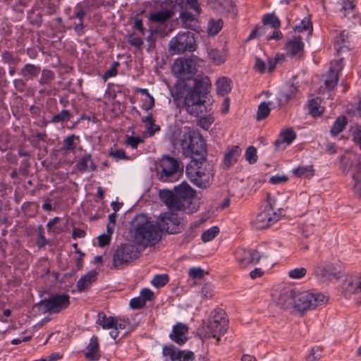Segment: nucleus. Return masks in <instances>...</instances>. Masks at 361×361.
Wrapping results in <instances>:
<instances>
[{
  "instance_id": "nucleus-1",
  "label": "nucleus",
  "mask_w": 361,
  "mask_h": 361,
  "mask_svg": "<svg viewBox=\"0 0 361 361\" xmlns=\"http://www.w3.org/2000/svg\"><path fill=\"white\" fill-rule=\"evenodd\" d=\"M184 81L174 86L172 96L175 101L183 99L185 111L190 115L197 117L206 108V99L212 88L211 81L207 76L198 75L194 78L192 87Z\"/></svg>"
},
{
  "instance_id": "nucleus-2",
  "label": "nucleus",
  "mask_w": 361,
  "mask_h": 361,
  "mask_svg": "<svg viewBox=\"0 0 361 361\" xmlns=\"http://www.w3.org/2000/svg\"><path fill=\"white\" fill-rule=\"evenodd\" d=\"M130 231L135 241L144 247L155 245L160 240L162 233L159 225L149 221L143 214L133 218Z\"/></svg>"
},
{
  "instance_id": "nucleus-3",
  "label": "nucleus",
  "mask_w": 361,
  "mask_h": 361,
  "mask_svg": "<svg viewBox=\"0 0 361 361\" xmlns=\"http://www.w3.org/2000/svg\"><path fill=\"white\" fill-rule=\"evenodd\" d=\"M195 195V190L186 182L174 187L173 190L163 189L159 192L160 200L172 212L185 211Z\"/></svg>"
},
{
  "instance_id": "nucleus-4",
  "label": "nucleus",
  "mask_w": 361,
  "mask_h": 361,
  "mask_svg": "<svg viewBox=\"0 0 361 361\" xmlns=\"http://www.w3.org/2000/svg\"><path fill=\"white\" fill-rule=\"evenodd\" d=\"M182 154L191 160L207 161V149L205 140L197 130H189L185 133L180 140Z\"/></svg>"
},
{
  "instance_id": "nucleus-5",
  "label": "nucleus",
  "mask_w": 361,
  "mask_h": 361,
  "mask_svg": "<svg viewBox=\"0 0 361 361\" xmlns=\"http://www.w3.org/2000/svg\"><path fill=\"white\" fill-rule=\"evenodd\" d=\"M340 169L344 174H348L354 169L353 179L354 180L353 190L355 193L361 195V155L350 152L343 155L340 159Z\"/></svg>"
},
{
  "instance_id": "nucleus-6",
  "label": "nucleus",
  "mask_w": 361,
  "mask_h": 361,
  "mask_svg": "<svg viewBox=\"0 0 361 361\" xmlns=\"http://www.w3.org/2000/svg\"><path fill=\"white\" fill-rule=\"evenodd\" d=\"M294 308L304 314L315 309L318 305L327 302V298L322 293H312L297 289Z\"/></svg>"
},
{
  "instance_id": "nucleus-7",
  "label": "nucleus",
  "mask_w": 361,
  "mask_h": 361,
  "mask_svg": "<svg viewBox=\"0 0 361 361\" xmlns=\"http://www.w3.org/2000/svg\"><path fill=\"white\" fill-rule=\"evenodd\" d=\"M183 172L180 168V162L176 158L164 155L157 168L159 180L161 182H173L177 180L179 173Z\"/></svg>"
},
{
  "instance_id": "nucleus-8",
  "label": "nucleus",
  "mask_w": 361,
  "mask_h": 361,
  "mask_svg": "<svg viewBox=\"0 0 361 361\" xmlns=\"http://www.w3.org/2000/svg\"><path fill=\"white\" fill-rule=\"evenodd\" d=\"M169 48L170 51L176 54L194 51L197 48L195 34L190 31L179 32L171 39Z\"/></svg>"
},
{
  "instance_id": "nucleus-9",
  "label": "nucleus",
  "mask_w": 361,
  "mask_h": 361,
  "mask_svg": "<svg viewBox=\"0 0 361 361\" xmlns=\"http://www.w3.org/2000/svg\"><path fill=\"white\" fill-rule=\"evenodd\" d=\"M207 161L194 159L186 166L185 173L190 180L200 188H206L209 185V173L202 167Z\"/></svg>"
},
{
  "instance_id": "nucleus-10",
  "label": "nucleus",
  "mask_w": 361,
  "mask_h": 361,
  "mask_svg": "<svg viewBox=\"0 0 361 361\" xmlns=\"http://www.w3.org/2000/svg\"><path fill=\"white\" fill-rule=\"evenodd\" d=\"M137 247L131 243L122 244L114 251L113 255V267L116 269L124 268L130 261L140 256Z\"/></svg>"
},
{
  "instance_id": "nucleus-11",
  "label": "nucleus",
  "mask_w": 361,
  "mask_h": 361,
  "mask_svg": "<svg viewBox=\"0 0 361 361\" xmlns=\"http://www.w3.org/2000/svg\"><path fill=\"white\" fill-rule=\"evenodd\" d=\"M267 199L268 205L251 222L252 228L255 230L266 229L279 219V216L274 212L275 200L271 198L269 193H267Z\"/></svg>"
},
{
  "instance_id": "nucleus-12",
  "label": "nucleus",
  "mask_w": 361,
  "mask_h": 361,
  "mask_svg": "<svg viewBox=\"0 0 361 361\" xmlns=\"http://www.w3.org/2000/svg\"><path fill=\"white\" fill-rule=\"evenodd\" d=\"M70 296L66 293L51 294L48 298L42 300L36 304L41 307L43 313H59L70 305Z\"/></svg>"
},
{
  "instance_id": "nucleus-13",
  "label": "nucleus",
  "mask_w": 361,
  "mask_h": 361,
  "mask_svg": "<svg viewBox=\"0 0 361 361\" xmlns=\"http://www.w3.org/2000/svg\"><path fill=\"white\" fill-rule=\"evenodd\" d=\"M226 312L222 309H215L211 313L212 319L208 322L207 326L208 333L213 338L216 339L218 344L221 340V335H224L228 329V321L225 318Z\"/></svg>"
},
{
  "instance_id": "nucleus-14",
  "label": "nucleus",
  "mask_w": 361,
  "mask_h": 361,
  "mask_svg": "<svg viewBox=\"0 0 361 361\" xmlns=\"http://www.w3.org/2000/svg\"><path fill=\"white\" fill-rule=\"evenodd\" d=\"M173 75L181 80H189L196 74L197 62L190 58H178L172 65Z\"/></svg>"
},
{
  "instance_id": "nucleus-15",
  "label": "nucleus",
  "mask_w": 361,
  "mask_h": 361,
  "mask_svg": "<svg viewBox=\"0 0 361 361\" xmlns=\"http://www.w3.org/2000/svg\"><path fill=\"white\" fill-rule=\"evenodd\" d=\"M313 274L315 278L322 281H331L332 279H338L341 277L335 265L326 261L317 262L313 268Z\"/></svg>"
},
{
  "instance_id": "nucleus-16",
  "label": "nucleus",
  "mask_w": 361,
  "mask_h": 361,
  "mask_svg": "<svg viewBox=\"0 0 361 361\" xmlns=\"http://www.w3.org/2000/svg\"><path fill=\"white\" fill-rule=\"evenodd\" d=\"M268 257V255L260 254L255 249L238 248L235 252V258L241 267H247L249 265H255L262 258Z\"/></svg>"
},
{
  "instance_id": "nucleus-17",
  "label": "nucleus",
  "mask_w": 361,
  "mask_h": 361,
  "mask_svg": "<svg viewBox=\"0 0 361 361\" xmlns=\"http://www.w3.org/2000/svg\"><path fill=\"white\" fill-rule=\"evenodd\" d=\"M297 288L286 287L281 290L276 305L283 309L294 308Z\"/></svg>"
},
{
  "instance_id": "nucleus-18",
  "label": "nucleus",
  "mask_w": 361,
  "mask_h": 361,
  "mask_svg": "<svg viewBox=\"0 0 361 361\" xmlns=\"http://www.w3.org/2000/svg\"><path fill=\"white\" fill-rule=\"evenodd\" d=\"M163 227L166 232L171 234L180 233L183 228L180 226V220L177 214L173 212L165 213L161 219Z\"/></svg>"
},
{
  "instance_id": "nucleus-19",
  "label": "nucleus",
  "mask_w": 361,
  "mask_h": 361,
  "mask_svg": "<svg viewBox=\"0 0 361 361\" xmlns=\"http://www.w3.org/2000/svg\"><path fill=\"white\" fill-rule=\"evenodd\" d=\"M174 15V12L171 9L162 10L157 12H151L149 15V20L152 23H158L159 25L156 27H159L160 29L166 28L168 29L166 25H164L170 18L173 17Z\"/></svg>"
},
{
  "instance_id": "nucleus-20",
  "label": "nucleus",
  "mask_w": 361,
  "mask_h": 361,
  "mask_svg": "<svg viewBox=\"0 0 361 361\" xmlns=\"http://www.w3.org/2000/svg\"><path fill=\"white\" fill-rule=\"evenodd\" d=\"M304 46L302 38L300 36L294 37L293 39L286 44L287 54L291 57L300 56L304 52Z\"/></svg>"
},
{
  "instance_id": "nucleus-21",
  "label": "nucleus",
  "mask_w": 361,
  "mask_h": 361,
  "mask_svg": "<svg viewBox=\"0 0 361 361\" xmlns=\"http://www.w3.org/2000/svg\"><path fill=\"white\" fill-rule=\"evenodd\" d=\"M85 357L90 361H97L101 355L99 354V338L96 336H92L90 343L87 346V352L85 353Z\"/></svg>"
},
{
  "instance_id": "nucleus-22",
  "label": "nucleus",
  "mask_w": 361,
  "mask_h": 361,
  "mask_svg": "<svg viewBox=\"0 0 361 361\" xmlns=\"http://www.w3.org/2000/svg\"><path fill=\"white\" fill-rule=\"evenodd\" d=\"M75 168L79 172L85 173L95 171L97 169V165L94 163L92 155L86 154L76 163Z\"/></svg>"
},
{
  "instance_id": "nucleus-23",
  "label": "nucleus",
  "mask_w": 361,
  "mask_h": 361,
  "mask_svg": "<svg viewBox=\"0 0 361 361\" xmlns=\"http://www.w3.org/2000/svg\"><path fill=\"white\" fill-rule=\"evenodd\" d=\"M188 329L185 324H178L173 327V331L170 334L169 338L178 345H183L187 341L185 334L187 333Z\"/></svg>"
},
{
  "instance_id": "nucleus-24",
  "label": "nucleus",
  "mask_w": 361,
  "mask_h": 361,
  "mask_svg": "<svg viewBox=\"0 0 361 361\" xmlns=\"http://www.w3.org/2000/svg\"><path fill=\"white\" fill-rule=\"evenodd\" d=\"M179 18L183 23V27L185 28L195 31H197L199 29L198 20L191 13L187 11H181Z\"/></svg>"
},
{
  "instance_id": "nucleus-25",
  "label": "nucleus",
  "mask_w": 361,
  "mask_h": 361,
  "mask_svg": "<svg viewBox=\"0 0 361 361\" xmlns=\"http://www.w3.org/2000/svg\"><path fill=\"white\" fill-rule=\"evenodd\" d=\"M40 71V66L32 63H26L20 69L19 74L22 75L25 80H33L39 75Z\"/></svg>"
},
{
  "instance_id": "nucleus-26",
  "label": "nucleus",
  "mask_w": 361,
  "mask_h": 361,
  "mask_svg": "<svg viewBox=\"0 0 361 361\" xmlns=\"http://www.w3.org/2000/svg\"><path fill=\"white\" fill-rule=\"evenodd\" d=\"M97 271H92L88 272L85 276H82L77 281V290L80 293L85 291L93 282H94L97 280Z\"/></svg>"
},
{
  "instance_id": "nucleus-27",
  "label": "nucleus",
  "mask_w": 361,
  "mask_h": 361,
  "mask_svg": "<svg viewBox=\"0 0 361 361\" xmlns=\"http://www.w3.org/2000/svg\"><path fill=\"white\" fill-rule=\"evenodd\" d=\"M241 154V149L238 145L229 146L224 155V164L229 168L237 162L238 158Z\"/></svg>"
},
{
  "instance_id": "nucleus-28",
  "label": "nucleus",
  "mask_w": 361,
  "mask_h": 361,
  "mask_svg": "<svg viewBox=\"0 0 361 361\" xmlns=\"http://www.w3.org/2000/svg\"><path fill=\"white\" fill-rule=\"evenodd\" d=\"M296 137V133L292 128H288L280 133V137L274 142L276 149H279L286 142L290 144Z\"/></svg>"
},
{
  "instance_id": "nucleus-29",
  "label": "nucleus",
  "mask_w": 361,
  "mask_h": 361,
  "mask_svg": "<svg viewBox=\"0 0 361 361\" xmlns=\"http://www.w3.org/2000/svg\"><path fill=\"white\" fill-rule=\"evenodd\" d=\"M334 48L338 53L349 50L348 35L345 31L341 32L334 38Z\"/></svg>"
},
{
  "instance_id": "nucleus-30",
  "label": "nucleus",
  "mask_w": 361,
  "mask_h": 361,
  "mask_svg": "<svg viewBox=\"0 0 361 361\" xmlns=\"http://www.w3.org/2000/svg\"><path fill=\"white\" fill-rule=\"evenodd\" d=\"M116 322V318L112 316L106 317L104 312H100L97 314V323L104 329H113L115 326Z\"/></svg>"
},
{
  "instance_id": "nucleus-31",
  "label": "nucleus",
  "mask_w": 361,
  "mask_h": 361,
  "mask_svg": "<svg viewBox=\"0 0 361 361\" xmlns=\"http://www.w3.org/2000/svg\"><path fill=\"white\" fill-rule=\"evenodd\" d=\"M232 81L226 77L219 78L216 81V92L219 95L225 96L231 91Z\"/></svg>"
},
{
  "instance_id": "nucleus-32",
  "label": "nucleus",
  "mask_w": 361,
  "mask_h": 361,
  "mask_svg": "<svg viewBox=\"0 0 361 361\" xmlns=\"http://www.w3.org/2000/svg\"><path fill=\"white\" fill-rule=\"evenodd\" d=\"M348 124V118L345 116L338 117L334 121L330 133L333 136H337L340 133L343 132Z\"/></svg>"
},
{
  "instance_id": "nucleus-33",
  "label": "nucleus",
  "mask_w": 361,
  "mask_h": 361,
  "mask_svg": "<svg viewBox=\"0 0 361 361\" xmlns=\"http://www.w3.org/2000/svg\"><path fill=\"white\" fill-rule=\"evenodd\" d=\"M73 115L69 110L62 109L60 112L51 116L49 122L54 124H63L72 118Z\"/></svg>"
},
{
  "instance_id": "nucleus-34",
  "label": "nucleus",
  "mask_w": 361,
  "mask_h": 361,
  "mask_svg": "<svg viewBox=\"0 0 361 361\" xmlns=\"http://www.w3.org/2000/svg\"><path fill=\"white\" fill-rule=\"evenodd\" d=\"M209 59L217 66L224 63L226 61L225 54L218 49H210L207 51Z\"/></svg>"
},
{
  "instance_id": "nucleus-35",
  "label": "nucleus",
  "mask_w": 361,
  "mask_h": 361,
  "mask_svg": "<svg viewBox=\"0 0 361 361\" xmlns=\"http://www.w3.org/2000/svg\"><path fill=\"white\" fill-rule=\"evenodd\" d=\"M171 32V29H166V27L164 29H160L159 27H155L154 30H150V35L147 37V41L148 42V48L147 51H150L155 47L156 45V39L153 37L154 34H161L163 35H168Z\"/></svg>"
},
{
  "instance_id": "nucleus-36",
  "label": "nucleus",
  "mask_w": 361,
  "mask_h": 361,
  "mask_svg": "<svg viewBox=\"0 0 361 361\" xmlns=\"http://www.w3.org/2000/svg\"><path fill=\"white\" fill-rule=\"evenodd\" d=\"M224 22L222 19L214 20L211 18L208 22L207 34L209 36H215L222 29Z\"/></svg>"
},
{
  "instance_id": "nucleus-37",
  "label": "nucleus",
  "mask_w": 361,
  "mask_h": 361,
  "mask_svg": "<svg viewBox=\"0 0 361 361\" xmlns=\"http://www.w3.org/2000/svg\"><path fill=\"white\" fill-rule=\"evenodd\" d=\"M293 174L299 178H310L314 176L312 166H300L293 169Z\"/></svg>"
},
{
  "instance_id": "nucleus-38",
  "label": "nucleus",
  "mask_w": 361,
  "mask_h": 361,
  "mask_svg": "<svg viewBox=\"0 0 361 361\" xmlns=\"http://www.w3.org/2000/svg\"><path fill=\"white\" fill-rule=\"evenodd\" d=\"M41 76L38 81L40 85H49L55 79L54 73L47 68L41 70Z\"/></svg>"
},
{
  "instance_id": "nucleus-39",
  "label": "nucleus",
  "mask_w": 361,
  "mask_h": 361,
  "mask_svg": "<svg viewBox=\"0 0 361 361\" xmlns=\"http://www.w3.org/2000/svg\"><path fill=\"white\" fill-rule=\"evenodd\" d=\"M80 138L78 135L74 134L70 135L64 138L63 141V150L66 152H73L76 148V144L75 140L79 141Z\"/></svg>"
},
{
  "instance_id": "nucleus-40",
  "label": "nucleus",
  "mask_w": 361,
  "mask_h": 361,
  "mask_svg": "<svg viewBox=\"0 0 361 361\" xmlns=\"http://www.w3.org/2000/svg\"><path fill=\"white\" fill-rule=\"evenodd\" d=\"M2 61L9 65H17L20 62V56L9 51H4L1 54Z\"/></svg>"
},
{
  "instance_id": "nucleus-41",
  "label": "nucleus",
  "mask_w": 361,
  "mask_h": 361,
  "mask_svg": "<svg viewBox=\"0 0 361 361\" xmlns=\"http://www.w3.org/2000/svg\"><path fill=\"white\" fill-rule=\"evenodd\" d=\"M324 112V108L320 106L317 99H312L309 101V113L313 117L320 116Z\"/></svg>"
},
{
  "instance_id": "nucleus-42",
  "label": "nucleus",
  "mask_w": 361,
  "mask_h": 361,
  "mask_svg": "<svg viewBox=\"0 0 361 361\" xmlns=\"http://www.w3.org/2000/svg\"><path fill=\"white\" fill-rule=\"evenodd\" d=\"M338 75L332 68L330 69L326 79L325 80V86L329 90H333L338 83Z\"/></svg>"
},
{
  "instance_id": "nucleus-43",
  "label": "nucleus",
  "mask_w": 361,
  "mask_h": 361,
  "mask_svg": "<svg viewBox=\"0 0 361 361\" xmlns=\"http://www.w3.org/2000/svg\"><path fill=\"white\" fill-rule=\"evenodd\" d=\"M262 23L264 25H271L274 29H278L281 26L279 18L274 13H267L262 17Z\"/></svg>"
},
{
  "instance_id": "nucleus-44",
  "label": "nucleus",
  "mask_w": 361,
  "mask_h": 361,
  "mask_svg": "<svg viewBox=\"0 0 361 361\" xmlns=\"http://www.w3.org/2000/svg\"><path fill=\"white\" fill-rule=\"evenodd\" d=\"M219 233V228L214 226L207 231H204L202 234L201 238L204 243H207L213 240Z\"/></svg>"
},
{
  "instance_id": "nucleus-45",
  "label": "nucleus",
  "mask_w": 361,
  "mask_h": 361,
  "mask_svg": "<svg viewBox=\"0 0 361 361\" xmlns=\"http://www.w3.org/2000/svg\"><path fill=\"white\" fill-rule=\"evenodd\" d=\"M271 109L266 102H262L258 106L257 112V121H262L266 118L270 114Z\"/></svg>"
},
{
  "instance_id": "nucleus-46",
  "label": "nucleus",
  "mask_w": 361,
  "mask_h": 361,
  "mask_svg": "<svg viewBox=\"0 0 361 361\" xmlns=\"http://www.w3.org/2000/svg\"><path fill=\"white\" fill-rule=\"evenodd\" d=\"M298 87L294 84L288 85L282 91L281 96L286 102L292 99L298 92Z\"/></svg>"
},
{
  "instance_id": "nucleus-47",
  "label": "nucleus",
  "mask_w": 361,
  "mask_h": 361,
  "mask_svg": "<svg viewBox=\"0 0 361 361\" xmlns=\"http://www.w3.org/2000/svg\"><path fill=\"white\" fill-rule=\"evenodd\" d=\"M178 350L173 345H164L162 348V354L164 356H169L171 361H177V359H180L178 357Z\"/></svg>"
},
{
  "instance_id": "nucleus-48",
  "label": "nucleus",
  "mask_w": 361,
  "mask_h": 361,
  "mask_svg": "<svg viewBox=\"0 0 361 361\" xmlns=\"http://www.w3.org/2000/svg\"><path fill=\"white\" fill-rule=\"evenodd\" d=\"M200 226V223H197V221L194 222L192 224L190 225L189 228L186 230L184 234L183 241L186 243L191 241L192 239H194L197 236V231L196 228Z\"/></svg>"
},
{
  "instance_id": "nucleus-49",
  "label": "nucleus",
  "mask_w": 361,
  "mask_h": 361,
  "mask_svg": "<svg viewBox=\"0 0 361 361\" xmlns=\"http://www.w3.org/2000/svg\"><path fill=\"white\" fill-rule=\"evenodd\" d=\"M169 280V277L167 274H157L154 276L151 281V283L156 288H161L164 286Z\"/></svg>"
},
{
  "instance_id": "nucleus-50",
  "label": "nucleus",
  "mask_w": 361,
  "mask_h": 361,
  "mask_svg": "<svg viewBox=\"0 0 361 361\" xmlns=\"http://www.w3.org/2000/svg\"><path fill=\"white\" fill-rule=\"evenodd\" d=\"M37 238L36 240V245L39 248H42L44 247L47 243L48 241L44 236V228L42 225H39L37 228Z\"/></svg>"
},
{
  "instance_id": "nucleus-51",
  "label": "nucleus",
  "mask_w": 361,
  "mask_h": 361,
  "mask_svg": "<svg viewBox=\"0 0 361 361\" xmlns=\"http://www.w3.org/2000/svg\"><path fill=\"white\" fill-rule=\"evenodd\" d=\"M245 159L250 164H253L257 161V149L254 146H250L245 151Z\"/></svg>"
},
{
  "instance_id": "nucleus-52",
  "label": "nucleus",
  "mask_w": 361,
  "mask_h": 361,
  "mask_svg": "<svg viewBox=\"0 0 361 361\" xmlns=\"http://www.w3.org/2000/svg\"><path fill=\"white\" fill-rule=\"evenodd\" d=\"M214 121V117L211 115H208L200 117L197 121V125L204 130H208Z\"/></svg>"
},
{
  "instance_id": "nucleus-53",
  "label": "nucleus",
  "mask_w": 361,
  "mask_h": 361,
  "mask_svg": "<svg viewBox=\"0 0 361 361\" xmlns=\"http://www.w3.org/2000/svg\"><path fill=\"white\" fill-rule=\"evenodd\" d=\"M120 66L118 61H114L109 70H107L103 75L102 78L106 81L108 78L115 77L118 73V67Z\"/></svg>"
},
{
  "instance_id": "nucleus-54",
  "label": "nucleus",
  "mask_w": 361,
  "mask_h": 361,
  "mask_svg": "<svg viewBox=\"0 0 361 361\" xmlns=\"http://www.w3.org/2000/svg\"><path fill=\"white\" fill-rule=\"evenodd\" d=\"M109 156L114 158L116 161H118L121 159H126V160L130 159L129 157L126 155L125 150L123 149H116V150H114L113 149H111L109 152Z\"/></svg>"
},
{
  "instance_id": "nucleus-55",
  "label": "nucleus",
  "mask_w": 361,
  "mask_h": 361,
  "mask_svg": "<svg viewBox=\"0 0 361 361\" xmlns=\"http://www.w3.org/2000/svg\"><path fill=\"white\" fill-rule=\"evenodd\" d=\"M177 361H194L195 354L190 350H178Z\"/></svg>"
},
{
  "instance_id": "nucleus-56",
  "label": "nucleus",
  "mask_w": 361,
  "mask_h": 361,
  "mask_svg": "<svg viewBox=\"0 0 361 361\" xmlns=\"http://www.w3.org/2000/svg\"><path fill=\"white\" fill-rule=\"evenodd\" d=\"M356 5L352 0H343L342 3L341 11L343 13L344 17H348L349 11H353Z\"/></svg>"
},
{
  "instance_id": "nucleus-57",
  "label": "nucleus",
  "mask_w": 361,
  "mask_h": 361,
  "mask_svg": "<svg viewBox=\"0 0 361 361\" xmlns=\"http://www.w3.org/2000/svg\"><path fill=\"white\" fill-rule=\"evenodd\" d=\"M307 270L304 267L296 268L289 271L288 276L291 279H299L305 276Z\"/></svg>"
},
{
  "instance_id": "nucleus-58",
  "label": "nucleus",
  "mask_w": 361,
  "mask_h": 361,
  "mask_svg": "<svg viewBox=\"0 0 361 361\" xmlns=\"http://www.w3.org/2000/svg\"><path fill=\"white\" fill-rule=\"evenodd\" d=\"M188 274L192 279H201L204 276V271L200 267H192L189 269Z\"/></svg>"
},
{
  "instance_id": "nucleus-59",
  "label": "nucleus",
  "mask_w": 361,
  "mask_h": 361,
  "mask_svg": "<svg viewBox=\"0 0 361 361\" xmlns=\"http://www.w3.org/2000/svg\"><path fill=\"white\" fill-rule=\"evenodd\" d=\"M146 303L140 297L133 298L130 301V307L133 310H140L145 306Z\"/></svg>"
},
{
  "instance_id": "nucleus-60",
  "label": "nucleus",
  "mask_w": 361,
  "mask_h": 361,
  "mask_svg": "<svg viewBox=\"0 0 361 361\" xmlns=\"http://www.w3.org/2000/svg\"><path fill=\"white\" fill-rule=\"evenodd\" d=\"M311 28L312 30V23L310 20L303 19L300 23L295 26V30L299 32L307 31Z\"/></svg>"
},
{
  "instance_id": "nucleus-61",
  "label": "nucleus",
  "mask_w": 361,
  "mask_h": 361,
  "mask_svg": "<svg viewBox=\"0 0 361 361\" xmlns=\"http://www.w3.org/2000/svg\"><path fill=\"white\" fill-rule=\"evenodd\" d=\"M143 138L140 137L127 136L126 143L130 145L131 148L136 149L140 143L143 142Z\"/></svg>"
},
{
  "instance_id": "nucleus-62",
  "label": "nucleus",
  "mask_w": 361,
  "mask_h": 361,
  "mask_svg": "<svg viewBox=\"0 0 361 361\" xmlns=\"http://www.w3.org/2000/svg\"><path fill=\"white\" fill-rule=\"evenodd\" d=\"M128 43L136 47V48H141L143 45V40L141 37H134L133 34H129L128 36Z\"/></svg>"
},
{
  "instance_id": "nucleus-63",
  "label": "nucleus",
  "mask_w": 361,
  "mask_h": 361,
  "mask_svg": "<svg viewBox=\"0 0 361 361\" xmlns=\"http://www.w3.org/2000/svg\"><path fill=\"white\" fill-rule=\"evenodd\" d=\"M142 300H144L146 303L147 301H152L154 300V295L152 290L149 288H143L140 291V296Z\"/></svg>"
},
{
  "instance_id": "nucleus-64",
  "label": "nucleus",
  "mask_w": 361,
  "mask_h": 361,
  "mask_svg": "<svg viewBox=\"0 0 361 361\" xmlns=\"http://www.w3.org/2000/svg\"><path fill=\"white\" fill-rule=\"evenodd\" d=\"M75 9V12L72 18H76L80 20V22L83 23L84 18L87 13V10L83 8L80 4H78Z\"/></svg>"
}]
</instances>
